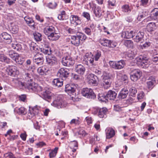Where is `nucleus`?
<instances>
[{
	"label": "nucleus",
	"mask_w": 158,
	"mask_h": 158,
	"mask_svg": "<svg viewBox=\"0 0 158 158\" xmlns=\"http://www.w3.org/2000/svg\"><path fill=\"white\" fill-rule=\"evenodd\" d=\"M61 62L64 66H66L73 65L74 63L72 57L68 52L64 53Z\"/></svg>",
	"instance_id": "nucleus-1"
},
{
	"label": "nucleus",
	"mask_w": 158,
	"mask_h": 158,
	"mask_svg": "<svg viewBox=\"0 0 158 158\" xmlns=\"http://www.w3.org/2000/svg\"><path fill=\"white\" fill-rule=\"evenodd\" d=\"M81 94L83 96L87 98L94 99L96 98V95L93 90L87 88H84L81 90Z\"/></svg>",
	"instance_id": "nucleus-2"
},
{
	"label": "nucleus",
	"mask_w": 158,
	"mask_h": 158,
	"mask_svg": "<svg viewBox=\"0 0 158 158\" xmlns=\"http://www.w3.org/2000/svg\"><path fill=\"white\" fill-rule=\"evenodd\" d=\"M109 64L110 67L115 69H122L124 66L125 63L124 60H121L117 61H110Z\"/></svg>",
	"instance_id": "nucleus-3"
},
{
	"label": "nucleus",
	"mask_w": 158,
	"mask_h": 158,
	"mask_svg": "<svg viewBox=\"0 0 158 158\" xmlns=\"http://www.w3.org/2000/svg\"><path fill=\"white\" fill-rule=\"evenodd\" d=\"M111 75L109 73H106L103 76V85L104 88L107 89L110 86L111 81L110 79Z\"/></svg>",
	"instance_id": "nucleus-4"
},
{
	"label": "nucleus",
	"mask_w": 158,
	"mask_h": 158,
	"mask_svg": "<svg viewBox=\"0 0 158 158\" xmlns=\"http://www.w3.org/2000/svg\"><path fill=\"white\" fill-rule=\"evenodd\" d=\"M6 73L12 77H15L19 73V71L16 66H11L7 68Z\"/></svg>",
	"instance_id": "nucleus-5"
},
{
	"label": "nucleus",
	"mask_w": 158,
	"mask_h": 158,
	"mask_svg": "<svg viewBox=\"0 0 158 158\" xmlns=\"http://www.w3.org/2000/svg\"><path fill=\"white\" fill-rule=\"evenodd\" d=\"M87 79L88 83L93 85H97L98 81V77L96 75L92 73L88 75Z\"/></svg>",
	"instance_id": "nucleus-6"
},
{
	"label": "nucleus",
	"mask_w": 158,
	"mask_h": 158,
	"mask_svg": "<svg viewBox=\"0 0 158 158\" xmlns=\"http://www.w3.org/2000/svg\"><path fill=\"white\" fill-rule=\"evenodd\" d=\"M33 61L38 65H42L44 61L43 55L41 54H37L34 56Z\"/></svg>",
	"instance_id": "nucleus-7"
},
{
	"label": "nucleus",
	"mask_w": 158,
	"mask_h": 158,
	"mask_svg": "<svg viewBox=\"0 0 158 158\" xmlns=\"http://www.w3.org/2000/svg\"><path fill=\"white\" fill-rule=\"evenodd\" d=\"M46 61L47 64L50 66H54L57 64L56 58L52 55H48L46 57Z\"/></svg>",
	"instance_id": "nucleus-8"
},
{
	"label": "nucleus",
	"mask_w": 158,
	"mask_h": 158,
	"mask_svg": "<svg viewBox=\"0 0 158 158\" xmlns=\"http://www.w3.org/2000/svg\"><path fill=\"white\" fill-rule=\"evenodd\" d=\"M101 44L104 46L110 48H114L116 46V43L113 41L106 39H103L100 41Z\"/></svg>",
	"instance_id": "nucleus-9"
},
{
	"label": "nucleus",
	"mask_w": 158,
	"mask_h": 158,
	"mask_svg": "<svg viewBox=\"0 0 158 158\" xmlns=\"http://www.w3.org/2000/svg\"><path fill=\"white\" fill-rule=\"evenodd\" d=\"M26 87L29 90L34 92L40 91V89L41 88V87L37 84L33 82L32 83L27 82Z\"/></svg>",
	"instance_id": "nucleus-10"
},
{
	"label": "nucleus",
	"mask_w": 158,
	"mask_h": 158,
	"mask_svg": "<svg viewBox=\"0 0 158 158\" xmlns=\"http://www.w3.org/2000/svg\"><path fill=\"white\" fill-rule=\"evenodd\" d=\"M57 74L63 80V78L65 79L68 77L69 74V70L68 69L61 68L59 70Z\"/></svg>",
	"instance_id": "nucleus-11"
},
{
	"label": "nucleus",
	"mask_w": 158,
	"mask_h": 158,
	"mask_svg": "<svg viewBox=\"0 0 158 158\" xmlns=\"http://www.w3.org/2000/svg\"><path fill=\"white\" fill-rule=\"evenodd\" d=\"M0 38L1 41L6 40V42L8 44L12 42L11 36L6 32L2 33L0 35Z\"/></svg>",
	"instance_id": "nucleus-12"
},
{
	"label": "nucleus",
	"mask_w": 158,
	"mask_h": 158,
	"mask_svg": "<svg viewBox=\"0 0 158 158\" xmlns=\"http://www.w3.org/2000/svg\"><path fill=\"white\" fill-rule=\"evenodd\" d=\"M53 104L54 106L58 108H63L65 107L66 106V102L63 101L62 99H57L54 101Z\"/></svg>",
	"instance_id": "nucleus-13"
},
{
	"label": "nucleus",
	"mask_w": 158,
	"mask_h": 158,
	"mask_svg": "<svg viewBox=\"0 0 158 158\" xmlns=\"http://www.w3.org/2000/svg\"><path fill=\"white\" fill-rule=\"evenodd\" d=\"M75 71L81 76L83 75L85 72V68L82 65L79 64L75 66Z\"/></svg>",
	"instance_id": "nucleus-14"
},
{
	"label": "nucleus",
	"mask_w": 158,
	"mask_h": 158,
	"mask_svg": "<svg viewBox=\"0 0 158 158\" xmlns=\"http://www.w3.org/2000/svg\"><path fill=\"white\" fill-rule=\"evenodd\" d=\"M42 95L43 98L46 100L48 101L50 99L52 94L49 89L48 88H45L42 93Z\"/></svg>",
	"instance_id": "nucleus-15"
},
{
	"label": "nucleus",
	"mask_w": 158,
	"mask_h": 158,
	"mask_svg": "<svg viewBox=\"0 0 158 158\" xmlns=\"http://www.w3.org/2000/svg\"><path fill=\"white\" fill-rule=\"evenodd\" d=\"M71 23L72 24L75 25L80 24L81 23V21L80 18L77 15H72L70 17Z\"/></svg>",
	"instance_id": "nucleus-16"
},
{
	"label": "nucleus",
	"mask_w": 158,
	"mask_h": 158,
	"mask_svg": "<svg viewBox=\"0 0 158 158\" xmlns=\"http://www.w3.org/2000/svg\"><path fill=\"white\" fill-rule=\"evenodd\" d=\"M84 58L85 61L87 62V65L90 64L92 65H93L94 57L91 54L89 55V53H87L85 55Z\"/></svg>",
	"instance_id": "nucleus-17"
},
{
	"label": "nucleus",
	"mask_w": 158,
	"mask_h": 158,
	"mask_svg": "<svg viewBox=\"0 0 158 158\" xmlns=\"http://www.w3.org/2000/svg\"><path fill=\"white\" fill-rule=\"evenodd\" d=\"M55 31V29L54 27L51 26H47L45 27L44 30V32L45 34L48 36L50 35V34L52 33Z\"/></svg>",
	"instance_id": "nucleus-18"
},
{
	"label": "nucleus",
	"mask_w": 158,
	"mask_h": 158,
	"mask_svg": "<svg viewBox=\"0 0 158 158\" xmlns=\"http://www.w3.org/2000/svg\"><path fill=\"white\" fill-rule=\"evenodd\" d=\"M129 91L126 89H123L118 94V97L121 99L126 98L128 94Z\"/></svg>",
	"instance_id": "nucleus-19"
},
{
	"label": "nucleus",
	"mask_w": 158,
	"mask_h": 158,
	"mask_svg": "<svg viewBox=\"0 0 158 158\" xmlns=\"http://www.w3.org/2000/svg\"><path fill=\"white\" fill-rule=\"evenodd\" d=\"M117 95L114 91L112 90L109 91L106 94L107 98L110 100H114L116 98Z\"/></svg>",
	"instance_id": "nucleus-20"
},
{
	"label": "nucleus",
	"mask_w": 158,
	"mask_h": 158,
	"mask_svg": "<svg viewBox=\"0 0 158 158\" xmlns=\"http://www.w3.org/2000/svg\"><path fill=\"white\" fill-rule=\"evenodd\" d=\"M138 71L137 69L133 70L131 73L130 77L131 80L134 81H137L138 79Z\"/></svg>",
	"instance_id": "nucleus-21"
},
{
	"label": "nucleus",
	"mask_w": 158,
	"mask_h": 158,
	"mask_svg": "<svg viewBox=\"0 0 158 158\" xmlns=\"http://www.w3.org/2000/svg\"><path fill=\"white\" fill-rule=\"evenodd\" d=\"M24 19L27 23L29 26L35 28V23L32 19L28 16H26L24 18Z\"/></svg>",
	"instance_id": "nucleus-22"
},
{
	"label": "nucleus",
	"mask_w": 158,
	"mask_h": 158,
	"mask_svg": "<svg viewBox=\"0 0 158 158\" xmlns=\"http://www.w3.org/2000/svg\"><path fill=\"white\" fill-rule=\"evenodd\" d=\"M150 16L152 19L158 20V8H155L152 11Z\"/></svg>",
	"instance_id": "nucleus-23"
},
{
	"label": "nucleus",
	"mask_w": 158,
	"mask_h": 158,
	"mask_svg": "<svg viewBox=\"0 0 158 158\" xmlns=\"http://www.w3.org/2000/svg\"><path fill=\"white\" fill-rule=\"evenodd\" d=\"M65 91L68 94H71L74 93L75 91V89L73 87L72 85L67 84L65 87Z\"/></svg>",
	"instance_id": "nucleus-24"
},
{
	"label": "nucleus",
	"mask_w": 158,
	"mask_h": 158,
	"mask_svg": "<svg viewBox=\"0 0 158 158\" xmlns=\"http://www.w3.org/2000/svg\"><path fill=\"white\" fill-rule=\"evenodd\" d=\"M71 42L73 44L77 47L79 46L80 43V41L77 37L76 35L72 36Z\"/></svg>",
	"instance_id": "nucleus-25"
},
{
	"label": "nucleus",
	"mask_w": 158,
	"mask_h": 158,
	"mask_svg": "<svg viewBox=\"0 0 158 158\" xmlns=\"http://www.w3.org/2000/svg\"><path fill=\"white\" fill-rule=\"evenodd\" d=\"M40 50L41 52L45 54H48L49 55L51 54V48L48 44H44V48H41Z\"/></svg>",
	"instance_id": "nucleus-26"
},
{
	"label": "nucleus",
	"mask_w": 158,
	"mask_h": 158,
	"mask_svg": "<svg viewBox=\"0 0 158 158\" xmlns=\"http://www.w3.org/2000/svg\"><path fill=\"white\" fill-rule=\"evenodd\" d=\"M115 134L114 130L112 128H109L106 133V138L110 139L113 137Z\"/></svg>",
	"instance_id": "nucleus-27"
},
{
	"label": "nucleus",
	"mask_w": 158,
	"mask_h": 158,
	"mask_svg": "<svg viewBox=\"0 0 158 158\" xmlns=\"http://www.w3.org/2000/svg\"><path fill=\"white\" fill-rule=\"evenodd\" d=\"M60 36L58 34L55 32L51 33L50 35L48 36V39L51 41H56L59 39Z\"/></svg>",
	"instance_id": "nucleus-28"
},
{
	"label": "nucleus",
	"mask_w": 158,
	"mask_h": 158,
	"mask_svg": "<svg viewBox=\"0 0 158 158\" xmlns=\"http://www.w3.org/2000/svg\"><path fill=\"white\" fill-rule=\"evenodd\" d=\"M133 31H131L130 32L128 31H123L122 34V36L124 38L130 39L133 37Z\"/></svg>",
	"instance_id": "nucleus-29"
},
{
	"label": "nucleus",
	"mask_w": 158,
	"mask_h": 158,
	"mask_svg": "<svg viewBox=\"0 0 158 158\" xmlns=\"http://www.w3.org/2000/svg\"><path fill=\"white\" fill-rule=\"evenodd\" d=\"M107 111L106 108H100L98 112V116L100 118H104L106 115V113Z\"/></svg>",
	"instance_id": "nucleus-30"
},
{
	"label": "nucleus",
	"mask_w": 158,
	"mask_h": 158,
	"mask_svg": "<svg viewBox=\"0 0 158 158\" xmlns=\"http://www.w3.org/2000/svg\"><path fill=\"white\" fill-rule=\"evenodd\" d=\"M0 61L7 64H10L12 62L11 60L3 54L0 55Z\"/></svg>",
	"instance_id": "nucleus-31"
},
{
	"label": "nucleus",
	"mask_w": 158,
	"mask_h": 158,
	"mask_svg": "<svg viewBox=\"0 0 158 158\" xmlns=\"http://www.w3.org/2000/svg\"><path fill=\"white\" fill-rule=\"evenodd\" d=\"M94 12L95 14V16L98 18H99L102 16L101 8L99 6L95 7Z\"/></svg>",
	"instance_id": "nucleus-32"
},
{
	"label": "nucleus",
	"mask_w": 158,
	"mask_h": 158,
	"mask_svg": "<svg viewBox=\"0 0 158 158\" xmlns=\"http://www.w3.org/2000/svg\"><path fill=\"white\" fill-rule=\"evenodd\" d=\"M147 27L149 31H152L156 29V26L155 23L151 22L148 24Z\"/></svg>",
	"instance_id": "nucleus-33"
},
{
	"label": "nucleus",
	"mask_w": 158,
	"mask_h": 158,
	"mask_svg": "<svg viewBox=\"0 0 158 158\" xmlns=\"http://www.w3.org/2000/svg\"><path fill=\"white\" fill-rule=\"evenodd\" d=\"M53 84L57 87H61L63 84V81L58 78L55 79L52 81Z\"/></svg>",
	"instance_id": "nucleus-34"
},
{
	"label": "nucleus",
	"mask_w": 158,
	"mask_h": 158,
	"mask_svg": "<svg viewBox=\"0 0 158 158\" xmlns=\"http://www.w3.org/2000/svg\"><path fill=\"white\" fill-rule=\"evenodd\" d=\"M8 55L10 57L14 60L16 59V58H17L18 56L19 55V54L15 52V51L13 50H10L9 51Z\"/></svg>",
	"instance_id": "nucleus-35"
},
{
	"label": "nucleus",
	"mask_w": 158,
	"mask_h": 158,
	"mask_svg": "<svg viewBox=\"0 0 158 158\" xmlns=\"http://www.w3.org/2000/svg\"><path fill=\"white\" fill-rule=\"evenodd\" d=\"M153 55L152 58V60L155 63L158 62V52L156 49H154L153 52Z\"/></svg>",
	"instance_id": "nucleus-36"
},
{
	"label": "nucleus",
	"mask_w": 158,
	"mask_h": 158,
	"mask_svg": "<svg viewBox=\"0 0 158 158\" xmlns=\"http://www.w3.org/2000/svg\"><path fill=\"white\" fill-rule=\"evenodd\" d=\"M76 36L78 38L79 41L85 40L87 38L86 35L84 33L81 32H77Z\"/></svg>",
	"instance_id": "nucleus-37"
},
{
	"label": "nucleus",
	"mask_w": 158,
	"mask_h": 158,
	"mask_svg": "<svg viewBox=\"0 0 158 158\" xmlns=\"http://www.w3.org/2000/svg\"><path fill=\"white\" fill-rule=\"evenodd\" d=\"M143 43V41H141L140 44L139 45V48H140L142 49L146 48L149 46L150 45V43L149 42H145L144 43Z\"/></svg>",
	"instance_id": "nucleus-38"
},
{
	"label": "nucleus",
	"mask_w": 158,
	"mask_h": 158,
	"mask_svg": "<svg viewBox=\"0 0 158 158\" xmlns=\"http://www.w3.org/2000/svg\"><path fill=\"white\" fill-rule=\"evenodd\" d=\"M107 98L106 94L105 95L103 94H98V99L100 101L106 102L107 101Z\"/></svg>",
	"instance_id": "nucleus-39"
},
{
	"label": "nucleus",
	"mask_w": 158,
	"mask_h": 158,
	"mask_svg": "<svg viewBox=\"0 0 158 158\" xmlns=\"http://www.w3.org/2000/svg\"><path fill=\"white\" fill-rule=\"evenodd\" d=\"M120 81L122 82L123 84L126 85L128 82V78L126 75L122 76L120 79Z\"/></svg>",
	"instance_id": "nucleus-40"
},
{
	"label": "nucleus",
	"mask_w": 158,
	"mask_h": 158,
	"mask_svg": "<svg viewBox=\"0 0 158 158\" xmlns=\"http://www.w3.org/2000/svg\"><path fill=\"white\" fill-rule=\"evenodd\" d=\"M34 38L37 41H40L42 40V35L40 33L35 32L33 33Z\"/></svg>",
	"instance_id": "nucleus-41"
},
{
	"label": "nucleus",
	"mask_w": 158,
	"mask_h": 158,
	"mask_svg": "<svg viewBox=\"0 0 158 158\" xmlns=\"http://www.w3.org/2000/svg\"><path fill=\"white\" fill-rule=\"evenodd\" d=\"M12 47L13 49H16L17 51H19L21 50L22 48L21 45L19 43H17L16 42L15 43L12 44Z\"/></svg>",
	"instance_id": "nucleus-42"
},
{
	"label": "nucleus",
	"mask_w": 158,
	"mask_h": 158,
	"mask_svg": "<svg viewBox=\"0 0 158 158\" xmlns=\"http://www.w3.org/2000/svg\"><path fill=\"white\" fill-rule=\"evenodd\" d=\"M124 45L128 48H131L133 47V42L130 40H125Z\"/></svg>",
	"instance_id": "nucleus-43"
},
{
	"label": "nucleus",
	"mask_w": 158,
	"mask_h": 158,
	"mask_svg": "<svg viewBox=\"0 0 158 158\" xmlns=\"http://www.w3.org/2000/svg\"><path fill=\"white\" fill-rule=\"evenodd\" d=\"M65 15V12L64 10H63L61 12L60 14H59L58 18L60 20H64L66 19Z\"/></svg>",
	"instance_id": "nucleus-44"
},
{
	"label": "nucleus",
	"mask_w": 158,
	"mask_h": 158,
	"mask_svg": "<svg viewBox=\"0 0 158 158\" xmlns=\"http://www.w3.org/2000/svg\"><path fill=\"white\" fill-rule=\"evenodd\" d=\"M23 59H22L21 57L19 56V55L17 58H16V59L15 60V61L16 63L20 65H22L24 62V60Z\"/></svg>",
	"instance_id": "nucleus-45"
},
{
	"label": "nucleus",
	"mask_w": 158,
	"mask_h": 158,
	"mask_svg": "<svg viewBox=\"0 0 158 158\" xmlns=\"http://www.w3.org/2000/svg\"><path fill=\"white\" fill-rule=\"evenodd\" d=\"M58 148H55L54 150L49 153V155L50 158H53L55 156L57 153Z\"/></svg>",
	"instance_id": "nucleus-46"
},
{
	"label": "nucleus",
	"mask_w": 158,
	"mask_h": 158,
	"mask_svg": "<svg viewBox=\"0 0 158 158\" xmlns=\"http://www.w3.org/2000/svg\"><path fill=\"white\" fill-rule=\"evenodd\" d=\"M31 75L28 73H25V74L24 75V77L25 78V80L27 82L29 83L30 81H31L32 79H31Z\"/></svg>",
	"instance_id": "nucleus-47"
},
{
	"label": "nucleus",
	"mask_w": 158,
	"mask_h": 158,
	"mask_svg": "<svg viewBox=\"0 0 158 158\" xmlns=\"http://www.w3.org/2000/svg\"><path fill=\"white\" fill-rule=\"evenodd\" d=\"M30 48L31 50L33 52L37 53L38 51V46L35 44V45L32 46V44L30 46Z\"/></svg>",
	"instance_id": "nucleus-48"
},
{
	"label": "nucleus",
	"mask_w": 158,
	"mask_h": 158,
	"mask_svg": "<svg viewBox=\"0 0 158 158\" xmlns=\"http://www.w3.org/2000/svg\"><path fill=\"white\" fill-rule=\"evenodd\" d=\"M156 83L154 81L152 82H147V84L148 88L150 89H152L154 86V84Z\"/></svg>",
	"instance_id": "nucleus-49"
},
{
	"label": "nucleus",
	"mask_w": 158,
	"mask_h": 158,
	"mask_svg": "<svg viewBox=\"0 0 158 158\" xmlns=\"http://www.w3.org/2000/svg\"><path fill=\"white\" fill-rule=\"evenodd\" d=\"M57 5V4L55 2H50L48 4L47 6L50 8L54 9L56 8Z\"/></svg>",
	"instance_id": "nucleus-50"
},
{
	"label": "nucleus",
	"mask_w": 158,
	"mask_h": 158,
	"mask_svg": "<svg viewBox=\"0 0 158 158\" xmlns=\"http://www.w3.org/2000/svg\"><path fill=\"white\" fill-rule=\"evenodd\" d=\"M137 90L133 87H132L130 89V95L131 96H134L136 93Z\"/></svg>",
	"instance_id": "nucleus-51"
},
{
	"label": "nucleus",
	"mask_w": 158,
	"mask_h": 158,
	"mask_svg": "<svg viewBox=\"0 0 158 158\" xmlns=\"http://www.w3.org/2000/svg\"><path fill=\"white\" fill-rule=\"evenodd\" d=\"M139 63L142 64H148L147 60H145L141 56H139Z\"/></svg>",
	"instance_id": "nucleus-52"
},
{
	"label": "nucleus",
	"mask_w": 158,
	"mask_h": 158,
	"mask_svg": "<svg viewBox=\"0 0 158 158\" xmlns=\"http://www.w3.org/2000/svg\"><path fill=\"white\" fill-rule=\"evenodd\" d=\"M82 16L87 19L88 20H90V17L89 14L86 12H84L82 14Z\"/></svg>",
	"instance_id": "nucleus-53"
},
{
	"label": "nucleus",
	"mask_w": 158,
	"mask_h": 158,
	"mask_svg": "<svg viewBox=\"0 0 158 158\" xmlns=\"http://www.w3.org/2000/svg\"><path fill=\"white\" fill-rule=\"evenodd\" d=\"M84 32L88 35H91V32L90 29L88 27H85L83 29Z\"/></svg>",
	"instance_id": "nucleus-54"
},
{
	"label": "nucleus",
	"mask_w": 158,
	"mask_h": 158,
	"mask_svg": "<svg viewBox=\"0 0 158 158\" xmlns=\"http://www.w3.org/2000/svg\"><path fill=\"white\" fill-rule=\"evenodd\" d=\"M18 112L20 114H24L26 113V109L24 107H21L18 109Z\"/></svg>",
	"instance_id": "nucleus-55"
},
{
	"label": "nucleus",
	"mask_w": 158,
	"mask_h": 158,
	"mask_svg": "<svg viewBox=\"0 0 158 158\" xmlns=\"http://www.w3.org/2000/svg\"><path fill=\"white\" fill-rule=\"evenodd\" d=\"M17 84L18 86L20 89H23L25 87L24 83L21 81H18Z\"/></svg>",
	"instance_id": "nucleus-56"
},
{
	"label": "nucleus",
	"mask_w": 158,
	"mask_h": 158,
	"mask_svg": "<svg viewBox=\"0 0 158 158\" xmlns=\"http://www.w3.org/2000/svg\"><path fill=\"white\" fill-rule=\"evenodd\" d=\"M123 11L125 12H127L129 11H130L129 6L127 5L123 6L122 7Z\"/></svg>",
	"instance_id": "nucleus-57"
},
{
	"label": "nucleus",
	"mask_w": 158,
	"mask_h": 158,
	"mask_svg": "<svg viewBox=\"0 0 158 158\" xmlns=\"http://www.w3.org/2000/svg\"><path fill=\"white\" fill-rule=\"evenodd\" d=\"M30 112L28 113L29 116L32 117L34 116L37 113L35 112L34 110L32 109L31 110H30Z\"/></svg>",
	"instance_id": "nucleus-58"
},
{
	"label": "nucleus",
	"mask_w": 158,
	"mask_h": 158,
	"mask_svg": "<svg viewBox=\"0 0 158 158\" xmlns=\"http://www.w3.org/2000/svg\"><path fill=\"white\" fill-rule=\"evenodd\" d=\"M148 0H141L140 1V6H145L148 3Z\"/></svg>",
	"instance_id": "nucleus-59"
},
{
	"label": "nucleus",
	"mask_w": 158,
	"mask_h": 158,
	"mask_svg": "<svg viewBox=\"0 0 158 158\" xmlns=\"http://www.w3.org/2000/svg\"><path fill=\"white\" fill-rule=\"evenodd\" d=\"M6 158H15L14 155L11 152L7 153L4 155Z\"/></svg>",
	"instance_id": "nucleus-60"
},
{
	"label": "nucleus",
	"mask_w": 158,
	"mask_h": 158,
	"mask_svg": "<svg viewBox=\"0 0 158 158\" xmlns=\"http://www.w3.org/2000/svg\"><path fill=\"white\" fill-rule=\"evenodd\" d=\"M11 31L15 33H17L19 30L18 27L17 25H14L11 28Z\"/></svg>",
	"instance_id": "nucleus-61"
},
{
	"label": "nucleus",
	"mask_w": 158,
	"mask_h": 158,
	"mask_svg": "<svg viewBox=\"0 0 158 158\" xmlns=\"http://www.w3.org/2000/svg\"><path fill=\"white\" fill-rule=\"evenodd\" d=\"M80 75H78L77 74H72V78L75 80H79L81 79Z\"/></svg>",
	"instance_id": "nucleus-62"
},
{
	"label": "nucleus",
	"mask_w": 158,
	"mask_h": 158,
	"mask_svg": "<svg viewBox=\"0 0 158 158\" xmlns=\"http://www.w3.org/2000/svg\"><path fill=\"white\" fill-rule=\"evenodd\" d=\"M44 67H40L37 69L38 72L40 75H43L44 73Z\"/></svg>",
	"instance_id": "nucleus-63"
},
{
	"label": "nucleus",
	"mask_w": 158,
	"mask_h": 158,
	"mask_svg": "<svg viewBox=\"0 0 158 158\" xmlns=\"http://www.w3.org/2000/svg\"><path fill=\"white\" fill-rule=\"evenodd\" d=\"M80 123L78 119H73L71 120L70 122V124H79Z\"/></svg>",
	"instance_id": "nucleus-64"
}]
</instances>
